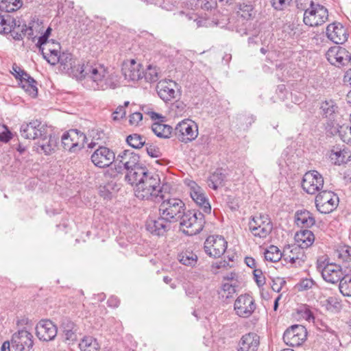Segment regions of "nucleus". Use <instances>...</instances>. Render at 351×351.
Instances as JSON below:
<instances>
[{
    "label": "nucleus",
    "instance_id": "nucleus-1",
    "mask_svg": "<svg viewBox=\"0 0 351 351\" xmlns=\"http://www.w3.org/2000/svg\"><path fill=\"white\" fill-rule=\"evenodd\" d=\"M125 180L135 186L134 195L138 199L156 203L166 197V191L169 189L167 184L160 186L158 174L146 167L136 169L135 171L127 173Z\"/></svg>",
    "mask_w": 351,
    "mask_h": 351
},
{
    "label": "nucleus",
    "instance_id": "nucleus-2",
    "mask_svg": "<svg viewBox=\"0 0 351 351\" xmlns=\"http://www.w3.org/2000/svg\"><path fill=\"white\" fill-rule=\"evenodd\" d=\"M73 75L77 80H83L84 86L90 90L114 89L118 86L117 77L110 75L107 69L100 64H79L73 71Z\"/></svg>",
    "mask_w": 351,
    "mask_h": 351
},
{
    "label": "nucleus",
    "instance_id": "nucleus-3",
    "mask_svg": "<svg viewBox=\"0 0 351 351\" xmlns=\"http://www.w3.org/2000/svg\"><path fill=\"white\" fill-rule=\"evenodd\" d=\"M296 7L304 12L303 22L307 26H321L328 20L327 8L317 0H298Z\"/></svg>",
    "mask_w": 351,
    "mask_h": 351
},
{
    "label": "nucleus",
    "instance_id": "nucleus-4",
    "mask_svg": "<svg viewBox=\"0 0 351 351\" xmlns=\"http://www.w3.org/2000/svg\"><path fill=\"white\" fill-rule=\"evenodd\" d=\"M159 207L160 215L169 223H175L180 220L185 213V204L177 198L165 199L161 201Z\"/></svg>",
    "mask_w": 351,
    "mask_h": 351
},
{
    "label": "nucleus",
    "instance_id": "nucleus-5",
    "mask_svg": "<svg viewBox=\"0 0 351 351\" xmlns=\"http://www.w3.org/2000/svg\"><path fill=\"white\" fill-rule=\"evenodd\" d=\"M204 224V214L195 210H187L180 220L181 230L189 236L199 233L203 230Z\"/></svg>",
    "mask_w": 351,
    "mask_h": 351
},
{
    "label": "nucleus",
    "instance_id": "nucleus-6",
    "mask_svg": "<svg viewBox=\"0 0 351 351\" xmlns=\"http://www.w3.org/2000/svg\"><path fill=\"white\" fill-rule=\"evenodd\" d=\"M139 156L138 154L130 150H123L121 152L114 162V169L117 173H122L123 169L128 171L127 173L135 171L136 169L145 168L138 165Z\"/></svg>",
    "mask_w": 351,
    "mask_h": 351
},
{
    "label": "nucleus",
    "instance_id": "nucleus-7",
    "mask_svg": "<svg viewBox=\"0 0 351 351\" xmlns=\"http://www.w3.org/2000/svg\"><path fill=\"white\" fill-rule=\"evenodd\" d=\"M86 142V135L76 129L69 130L62 136L63 148L71 153H77L81 150Z\"/></svg>",
    "mask_w": 351,
    "mask_h": 351
},
{
    "label": "nucleus",
    "instance_id": "nucleus-8",
    "mask_svg": "<svg viewBox=\"0 0 351 351\" xmlns=\"http://www.w3.org/2000/svg\"><path fill=\"white\" fill-rule=\"evenodd\" d=\"M249 230L254 237L265 239L271 232L273 225L267 215L254 216L249 221Z\"/></svg>",
    "mask_w": 351,
    "mask_h": 351
},
{
    "label": "nucleus",
    "instance_id": "nucleus-9",
    "mask_svg": "<svg viewBox=\"0 0 351 351\" xmlns=\"http://www.w3.org/2000/svg\"><path fill=\"white\" fill-rule=\"evenodd\" d=\"M339 204V197L332 191H320L315 197V205L317 210L323 214L333 211Z\"/></svg>",
    "mask_w": 351,
    "mask_h": 351
},
{
    "label": "nucleus",
    "instance_id": "nucleus-10",
    "mask_svg": "<svg viewBox=\"0 0 351 351\" xmlns=\"http://www.w3.org/2000/svg\"><path fill=\"white\" fill-rule=\"evenodd\" d=\"M20 133L21 136L26 139L34 140L38 138L43 141L47 139L45 125L37 119L23 123L20 128Z\"/></svg>",
    "mask_w": 351,
    "mask_h": 351
},
{
    "label": "nucleus",
    "instance_id": "nucleus-11",
    "mask_svg": "<svg viewBox=\"0 0 351 351\" xmlns=\"http://www.w3.org/2000/svg\"><path fill=\"white\" fill-rule=\"evenodd\" d=\"M228 242L222 236L210 235L204 242V251L210 257L219 258L227 249Z\"/></svg>",
    "mask_w": 351,
    "mask_h": 351
},
{
    "label": "nucleus",
    "instance_id": "nucleus-12",
    "mask_svg": "<svg viewBox=\"0 0 351 351\" xmlns=\"http://www.w3.org/2000/svg\"><path fill=\"white\" fill-rule=\"evenodd\" d=\"M307 330L302 325L295 324L288 328L284 332V342L291 347L301 346L306 339Z\"/></svg>",
    "mask_w": 351,
    "mask_h": 351
},
{
    "label": "nucleus",
    "instance_id": "nucleus-13",
    "mask_svg": "<svg viewBox=\"0 0 351 351\" xmlns=\"http://www.w3.org/2000/svg\"><path fill=\"white\" fill-rule=\"evenodd\" d=\"M175 132L179 141L188 143L197 138L198 128L194 121L186 119L180 122L176 125Z\"/></svg>",
    "mask_w": 351,
    "mask_h": 351
},
{
    "label": "nucleus",
    "instance_id": "nucleus-14",
    "mask_svg": "<svg viewBox=\"0 0 351 351\" xmlns=\"http://www.w3.org/2000/svg\"><path fill=\"white\" fill-rule=\"evenodd\" d=\"M317 268L321 271L323 279L331 284H336L344 278L347 274L346 271H343L342 267L335 263H328L326 265L318 264Z\"/></svg>",
    "mask_w": 351,
    "mask_h": 351
},
{
    "label": "nucleus",
    "instance_id": "nucleus-15",
    "mask_svg": "<svg viewBox=\"0 0 351 351\" xmlns=\"http://www.w3.org/2000/svg\"><path fill=\"white\" fill-rule=\"evenodd\" d=\"M326 58L330 64L339 68L347 65L350 62L349 51L339 45L330 47L326 53Z\"/></svg>",
    "mask_w": 351,
    "mask_h": 351
},
{
    "label": "nucleus",
    "instance_id": "nucleus-16",
    "mask_svg": "<svg viewBox=\"0 0 351 351\" xmlns=\"http://www.w3.org/2000/svg\"><path fill=\"white\" fill-rule=\"evenodd\" d=\"M256 308L255 301L249 294L239 295L234 304L236 314L241 317L247 318L250 317Z\"/></svg>",
    "mask_w": 351,
    "mask_h": 351
},
{
    "label": "nucleus",
    "instance_id": "nucleus-17",
    "mask_svg": "<svg viewBox=\"0 0 351 351\" xmlns=\"http://www.w3.org/2000/svg\"><path fill=\"white\" fill-rule=\"evenodd\" d=\"M324 186V178L317 171L306 173L302 179V187L308 194H315Z\"/></svg>",
    "mask_w": 351,
    "mask_h": 351
},
{
    "label": "nucleus",
    "instance_id": "nucleus-18",
    "mask_svg": "<svg viewBox=\"0 0 351 351\" xmlns=\"http://www.w3.org/2000/svg\"><path fill=\"white\" fill-rule=\"evenodd\" d=\"M326 35L332 43L341 45L348 40L349 33L348 29L341 23L333 22L327 25Z\"/></svg>",
    "mask_w": 351,
    "mask_h": 351
},
{
    "label": "nucleus",
    "instance_id": "nucleus-19",
    "mask_svg": "<svg viewBox=\"0 0 351 351\" xmlns=\"http://www.w3.org/2000/svg\"><path fill=\"white\" fill-rule=\"evenodd\" d=\"M11 344L15 351H29L34 345L33 335L25 330L12 335Z\"/></svg>",
    "mask_w": 351,
    "mask_h": 351
},
{
    "label": "nucleus",
    "instance_id": "nucleus-20",
    "mask_svg": "<svg viewBox=\"0 0 351 351\" xmlns=\"http://www.w3.org/2000/svg\"><path fill=\"white\" fill-rule=\"evenodd\" d=\"M91 161L96 167L104 168L115 162V154L109 148L101 146L91 155Z\"/></svg>",
    "mask_w": 351,
    "mask_h": 351
},
{
    "label": "nucleus",
    "instance_id": "nucleus-21",
    "mask_svg": "<svg viewBox=\"0 0 351 351\" xmlns=\"http://www.w3.org/2000/svg\"><path fill=\"white\" fill-rule=\"evenodd\" d=\"M178 84L171 80H164L158 82L156 89L159 97L165 102L176 99L178 95Z\"/></svg>",
    "mask_w": 351,
    "mask_h": 351
},
{
    "label": "nucleus",
    "instance_id": "nucleus-22",
    "mask_svg": "<svg viewBox=\"0 0 351 351\" xmlns=\"http://www.w3.org/2000/svg\"><path fill=\"white\" fill-rule=\"evenodd\" d=\"M56 326L49 319L40 320L36 326V335L44 341L53 340L57 335Z\"/></svg>",
    "mask_w": 351,
    "mask_h": 351
},
{
    "label": "nucleus",
    "instance_id": "nucleus-23",
    "mask_svg": "<svg viewBox=\"0 0 351 351\" xmlns=\"http://www.w3.org/2000/svg\"><path fill=\"white\" fill-rule=\"evenodd\" d=\"M188 185L190 188V195L193 200L204 213H209L211 210V206L204 190L193 181H190Z\"/></svg>",
    "mask_w": 351,
    "mask_h": 351
},
{
    "label": "nucleus",
    "instance_id": "nucleus-24",
    "mask_svg": "<svg viewBox=\"0 0 351 351\" xmlns=\"http://www.w3.org/2000/svg\"><path fill=\"white\" fill-rule=\"evenodd\" d=\"M122 72L128 80L138 81L143 77L142 65L134 60H130L123 64Z\"/></svg>",
    "mask_w": 351,
    "mask_h": 351
},
{
    "label": "nucleus",
    "instance_id": "nucleus-25",
    "mask_svg": "<svg viewBox=\"0 0 351 351\" xmlns=\"http://www.w3.org/2000/svg\"><path fill=\"white\" fill-rule=\"evenodd\" d=\"M259 345L260 337L255 332H249L240 339L237 351H257Z\"/></svg>",
    "mask_w": 351,
    "mask_h": 351
},
{
    "label": "nucleus",
    "instance_id": "nucleus-26",
    "mask_svg": "<svg viewBox=\"0 0 351 351\" xmlns=\"http://www.w3.org/2000/svg\"><path fill=\"white\" fill-rule=\"evenodd\" d=\"M168 222L162 217L158 219H148L146 221V229L151 234L156 236H162L169 229Z\"/></svg>",
    "mask_w": 351,
    "mask_h": 351
},
{
    "label": "nucleus",
    "instance_id": "nucleus-27",
    "mask_svg": "<svg viewBox=\"0 0 351 351\" xmlns=\"http://www.w3.org/2000/svg\"><path fill=\"white\" fill-rule=\"evenodd\" d=\"M319 109L322 117L329 121H335L339 114L340 109L337 102L331 99L322 101Z\"/></svg>",
    "mask_w": 351,
    "mask_h": 351
},
{
    "label": "nucleus",
    "instance_id": "nucleus-28",
    "mask_svg": "<svg viewBox=\"0 0 351 351\" xmlns=\"http://www.w3.org/2000/svg\"><path fill=\"white\" fill-rule=\"evenodd\" d=\"M295 241L299 248L306 249L313 244L315 235L311 230H300L295 234Z\"/></svg>",
    "mask_w": 351,
    "mask_h": 351
},
{
    "label": "nucleus",
    "instance_id": "nucleus-29",
    "mask_svg": "<svg viewBox=\"0 0 351 351\" xmlns=\"http://www.w3.org/2000/svg\"><path fill=\"white\" fill-rule=\"evenodd\" d=\"M49 44L47 46L40 47V51L43 58L51 65H56L58 62V57L60 55V44H55L53 48H50Z\"/></svg>",
    "mask_w": 351,
    "mask_h": 351
},
{
    "label": "nucleus",
    "instance_id": "nucleus-30",
    "mask_svg": "<svg viewBox=\"0 0 351 351\" xmlns=\"http://www.w3.org/2000/svg\"><path fill=\"white\" fill-rule=\"evenodd\" d=\"M330 160L337 165L346 164L351 159V153L348 149L334 147L329 155Z\"/></svg>",
    "mask_w": 351,
    "mask_h": 351
},
{
    "label": "nucleus",
    "instance_id": "nucleus-31",
    "mask_svg": "<svg viewBox=\"0 0 351 351\" xmlns=\"http://www.w3.org/2000/svg\"><path fill=\"white\" fill-rule=\"evenodd\" d=\"M295 223L302 228H310L315 224V220L309 211L300 210L295 214Z\"/></svg>",
    "mask_w": 351,
    "mask_h": 351
},
{
    "label": "nucleus",
    "instance_id": "nucleus-32",
    "mask_svg": "<svg viewBox=\"0 0 351 351\" xmlns=\"http://www.w3.org/2000/svg\"><path fill=\"white\" fill-rule=\"evenodd\" d=\"M58 62L62 67V70L66 72H71L73 75V71L77 69V65L75 64V61L70 53L63 52L58 57Z\"/></svg>",
    "mask_w": 351,
    "mask_h": 351
},
{
    "label": "nucleus",
    "instance_id": "nucleus-33",
    "mask_svg": "<svg viewBox=\"0 0 351 351\" xmlns=\"http://www.w3.org/2000/svg\"><path fill=\"white\" fill-rule=\"evenodd\" d=\"M153 132L159 138H169L173 132V128L162 121L155 122L152 125Z\"/></svg>",
    "mask_w": 351,
    "mask_h": 351
},
{
    "label": "nucleus",
    "instance_id": "nucleus-34",
    "mask_svg": "<svg viewBox=\"0 0 351 351\" xmlns=\"http://www.w3.org/2000/svg\"><path fill=\"white\" fill-rule=\"evenodd\" d=\"M79 347L81 351H99L100 346L97 339L90 336L84 337Z\"/></svg>",
    "mask_w": 351,
    "mask_h": 351
},
{
    "label": "nucleus",
    "instance_id": "nucleus-35",
    "mask_svg": "<svg viewBox=\"0 0 351 351\" xmlns=\"http://www.w3.org/2000/svg\"><path fill=\"white\" fill-rule=\"evenodd\" d=\"M23 5L21 0H2L0 3L1 12L8 14L19 10Z\"/></svg>",
    "mask_w": 351,
    "mask_h": 351
},
{
    "label": "nucleus",
    "instance_id": "nucleus-36",
    "mask_svg": "<svg viewBox=\"0 0 351 351\" xmlns=\"http://www.w3.org/2000/svg\"><path fill=\"white\" fill-rule=\"evenodd\" d=\"M265 259L271 263H276L282 257L283 254L277 246L271 245L264 252Z\"/></svg>",
    "mask_w": 351,
    "mask_h": 351
},
{
    "label": "nucleus",
    "instance_id": "nucleus-37",
    "mask_svg": "<svg viewBox=\"0 0 351 351\" xmlns=\"http://www.w3.org/2000/svg\"><path fill=\"white\" fill-rule=\"evenodd\" d=\"M14 23V19L9 14H0V34H8Z\"/></svg>",
    "mask_w": 351,
    "mask_h": 351
},
{
    "label": "nucleus",
    "instance_id": "nucleus-38",
    "mask_svg": "<svg viewBox=\"0 0 351 351\" xmlns=\"http://www.w3.org/2000/svg\"><path fill=\"white\" fill-rule=\"evenodd\" d=\"M178 260L182 265L194 267L197 262V256L191 251L182 252L178 254Z\"/></svg>",
    "mask_w": 351,
    "mask_h": 351
},
{
    "label": "nucleus",
    "instance_id": "nucleus-39",
    "mask_svg": "<svg viewBox=\"0 0 351 351\" xmlns=\"http://www.w3.org/2000/svg\"><path fill=\"white\" fill-rule=\"evenodd\" d=\"M224 179L225 175L221 172V170L217 169L210 176L208 181V184L209 187L216 190L219 186L223 185Z\"/></svg>",
    "mask_w": 351,
    "mask_h": 351
},
{
    "label": "nucleus",
    "instance_id": "nucleus-40",
    "mask_svg": "<svg viewBox=\"0 0 351 351\" xmlns=\"http://www.w3.org/2000/svg\"><path fill=\"white\" fill-rule=\"evenodd\" d=\"M334 256L344 262L351 261V247L348 245L339 246L334 252Z\"/></svg>",
    "mask_w": 351,
    "mask_h": 351
},
{
    "label": "nucleus",
    "instance_id": "nucleus-41",
    "mask_svg": "<svg viewBox=\"0 0 351 351\" xmlns=\"http://www.w3.org/2000/svg\"><path fill=\"white\" fill-rule=\"evenodd\" d=\"M237 13L245 20L250 19L255 14L254 7L250 2L240 3Z\"/></svg>",
    "mask_w": 351,
    "mask_h": 351
},
{
    "label": "nucleus",
    "instance_id": "nucleus-42",
    "mask_svg": "<svg viewBox=\"0 0 351 351\" xmlns=\"http://www.w3.org/2000/svg\"><path fill=\"white\" fill-rule=\"evenodd\" d=\"M26 29V24H21L20 21L16 23L14 19V23L12 27L11 31L9 32L14 40H21L25 37V30Z\"/></svg>",
    "mask_w": 351,
    "mask_h": 351
},
{
    "label": "nucleus",
    "instance_id": "nucleus-43",
    "mask_svg": "<svg viewBox=\"0 0 351 351\" xmlns=\"http://www.w3.org/2000/svg\"><path fill=\"white\" fill-rule=\"evenodd\" d=\"M339 289L344 296H351V276L348 274H345L344 278L340 281Z\"/></svg>",
    "mask_w": 351,
    "mask_h": 351
},
{
    "label": "nucleus",
    "instance_id": "nucleus-44",
    "mask_svg": "<svg viewBox=\"0 0 351 351\" xmlns=\"http://www.w3.org/2000/svg\"><path fill=\"white\" fill-rule=\"evenodd\" d=\"M63 332L66 340L74 341L76 339L75 331L73 330V322L66 320L62 323Z\"/></svg>",
    "mask_w": 351,
    "mask_h": 351
},
{
    "label": "nucleus",
    "instance_id": "nucleus-45",
    "mask_svg": "<svg viewBox=\"0 0 351 351\" xmlns=\"http://www.w3.org/2000/svg\"><path fill=\"white\" fill-rule=\"evenodd\" d=\"M126 141L129 145L136 149L141 148L145 144L144 137L138 134L129 135Z\"/></svg>",
    "mask_w": 351,
    "mask_h": 351
},
{
    "label": "nucleus",
    "instance_id": "nucleus-46",
    "mask_svg": "<svg viewBox=\"0 0 351 351\" xmlns=\"http://www.w3.org/2000/svg\"><path fill=\"white\" fill-rule=\"evenodd\" d=\"M143 77L148 82H155L160 77L159 69L149 65L146 71H143Z\"/></svg>",
    "mask_w": 351,
    "mask_h": 351
},
{
    "label": "nucleus",
    "instance_id": "nucleus-47",
    "mask_svg": "<svg viewBox=\"0 0 351 351\" xmlns=\"http://www.w3.org/2000/svg\"><path fill=\"white\" fill-rule=\"evenodd\" d=\"M43 142L40 144L41 149L45 153L46 155L51 154L56 147V139L55 137L49 136L48 141H43Z\"/></svg>",
    "mask_w": 351,
    "mask_h": 351
},
{
    "label": "nucleus",
    "instance_id": "nucleus-48",
    "mask_svg": "<svg viewBox=\"0 0 351 351\" xmlns=\"http://www.w3.org/2000/svg\"><path fill=\"white\" fill-rule=\"evenodd\" d=\"M341 139L347 144H351V125L343 124L338 129Z\"/></svg>",
    "mask_w": 351,
    "mask_h": 351
},
{
    "label": "nucleus",
    "instance_id": "nucleus-49",
    "mask_svg": "<svg viewBox=\"0 0 351 351\" xmlns=\"http://www.w3.org/2000/svg\"><path fill=\"white\" fill-rule=\"evenodd\" d=\"M221 291L222 297L226 298H232L236 292V285H233L228 282L224 283L222 285Z\"/></svg>",
    "mask_w": 351,
    "mask_h": 351
},
{
    "label": "nucleus",
    "instance_id": "nucleus-50",
    "mask_svg": "<svg viewBox=\"0 0 351 351\" xmlns=\"http://www.w3.org/2000/svg\"><path fill=\"white\" fill-rule=\"evenodd\" d=\"M36 82L34 83L25 82L21 83V87L27 92L29 95L35 97L38 95V88L36 87Z\"/></svg>",
    "mask_w": 351,
    "mask_h": 351
},
{
    "label": "nucleus",
    "instance_id": "nucleus-51",
    "mask_svg": "<svg viewBox=\"0 0 351 351\" xmlns=\"http://www.w3.org/2000/svg\"><path fill=\"white\" fill-rule=\"evenodd\" d=\"M315 282L312 279L305 278L302 279L296 285L295 287L299 291H307L313 287Z\"/></svg>",
    "mask_w": 351,
    "mask_h": 351
},
{
    "label": "nucleus",
    "instance_id": "nucleus-52",
    "mask_svg": "<svg viewBox=\"0 0 351 351\" xmlns=\"http://www.w3.org/2000/svg\"><path fill=\"white\" fill-rule=\"evenodd\" d=\"M195 5L205 10H212L215 8L216 2L213 0H197L195 1Z\"/></svg>",
    "mask_w": 351,
    "mask_h": 351
},
{
    "label": "nucleus",
    "instance_id": "nucleus-53",
    "mask_svg": "<svg viewBox=\"0 0 351 351\" xmlns=\"http://www.w3.org/2000/svg\"><path fill=\"white\" fill-rule=\"evenodd\" d=\"M292 0H271L272 7L276 10H284L287 8Z\"/></svg>",
    "mask_w": 351,
    "mask_h": 351
},
{
    "label": "nucleus",
    "instance_id": "nucleus-54",
    "mask_svg": "<svg viewBox=\"0 0 351 351\" xmlns=\"http://www.w3.org/2000/svg\"><path fill=\"white\" fill-rule=\"evenodd\" d=\"M286 284V281L280 277L272 279L271 289L276 292H280L283 286Z\"/></svg>",
    "mask_w": 351,
    "mask_h": 351
},
{
    "label": "nucleus",
    "instance_id": "nucleus-55",
    "mask_svg": "<svg viewBox=\"0 0 351 351\" xmlns=\"http://www.w3.org/2000/svg\"><path fill=\"white\" fill-rule=\"evenodd\" d=\"M254 278L258 287H262L265 284V278L263 272L260 269H255L254 271Z\"/></svg>",
    "mask_w": 351,
    "mask_h": 351
},
{
    "label": "nucleus",
    "instance_id": "nucleus-56",
    "mask_svg": "<svg viewBox=\"0 0 351 351\" xmlns=\"http://www.w3.org/2000/svg\"><path fill=\"white\" fill-rule=\"evenodd\" d=\"M142 119V113L136 112L130 114L129 122L132 125H138Z\"/></svg>",
    "mask_w": 351,
    "mask_h": 351
},
{
    "label": "nucleus",
    "instance_id": "nucleus-57",
    "mask_svg": "<svg viewBox=\"0 0 351 351\" xmlns=\"http://www.w3.org/2000/svg\"><path fill=\"white\" fill-rule=\"evenodd\" d=\"M125 115V110L122 106L117 107L116 110L112 114L113 120H119Z\"/></svg>",
    "mask_w": 351,
    "mask_h": 351
},
{
    "label": "nucleus",
    "instance_id": "nucleus-58",
    "mask_svg": "<svg viewBox=\"0 0 351 351\" xmlns=\"http://www.w3.org/2000/svg\"><path fill=\"white\" fill-rule=\"evenodd\" d=\"M326 304H327V308L328 309L331 308L332 307H333L335 308H338L340 306L339 302L335 297H329L326 300Z\"/></svg>",
    "mask_w": 351,
    "mask_h": 351
},
{
    "label": "nucleus",
    "instance_id": "nucleus-59",
    "mask_svg": "<svg viewBox=\"0 0 351 351\" xmlns=\"http://www.w3.org/2000/svg\"><path fill=\"white\" fill-rule=\"evenodd\" d=\"M51 32V28L48 27L44 34L38 38V43L36 45H42L43 44H45V42L49 41L48 38Z\"/></svg>",
    "mask_w": 351,
    "mask_h": 351
},
{
    "label": "nucleus",
    "instance_id": "nucleus-60",
    "mask_svg": "<svg viewBox=\"0 0 351 351\" xmlns=\"http://www.w3.org/2000/svg\"><path fill=\"white\" fill-rule=\"evenodd\" d=\"M147 152L152 158H158L160 156V151L154 146L149 145L147 147Z\"/></svg>",
    "mask_w": 351,
    "mask_h": 351
},
{
    "label": "nucleus",
    "instance_id": "nucleus-61",
    "mask_svg": "<svg viewBox=\"0 0 351 351\" xmlns=\"http://www.w3.org/2000/svg\"><path fill=\"white\" fill-rule=\"evenodd\" d=\"M212 267L216 269H227L228 267H232V265H230L229 261L223 260L213 264Z\"/></svg>",
    "mask_w": 351,
    "mask_h": 351
},
{
    "label": "nucleus",
    "instance_id": "nucleus-62",
    "mask_svg": "<svg viewBox=\"0 0 351 351\" xmlns=\"http://www.w3.org/2000/svg\"><path fill=\"white\" fill-rule=\"evenodd\" d=\"M12 138L11 133L7 128H3V131L0 133V141L8 142Z\"/></svg>",
    "mask_w": 351,
    "mask_h": 351
},
{
    "label": "nucleus",
    "instance_id": "nucleus-63",
    "mask_svg": "<svg viewBox=\"0 0 351 351\" xmlns=\"http://www.w3.org/2000/svg\"><path fill=\"white\" fill-rule=\"evenodd\" d=\"M21 81V84L25 82L34 83L35 80L27 72L24 70L23 71V73H21V77L19 78Z\"/></svg>",
    "mask_w": 351,
    "mask_h": 351
},
{
    "label": "nucleus",
    "instance_id": "nucleus-64",
    "mask_svg": "<svg viewBox=\"0 0 351 351\" xmlns=\"http://www.w3.org/2000/svg\"><path fill=\"white\" fill-rule=\"evenodd\" d=\"M23 69H21L16 64L12 65V74L15 77L16 79H19L21 73H23Z\"/></svg>",
    "mask_w": 351,
    "mask_h": 351
}]
</instances>
